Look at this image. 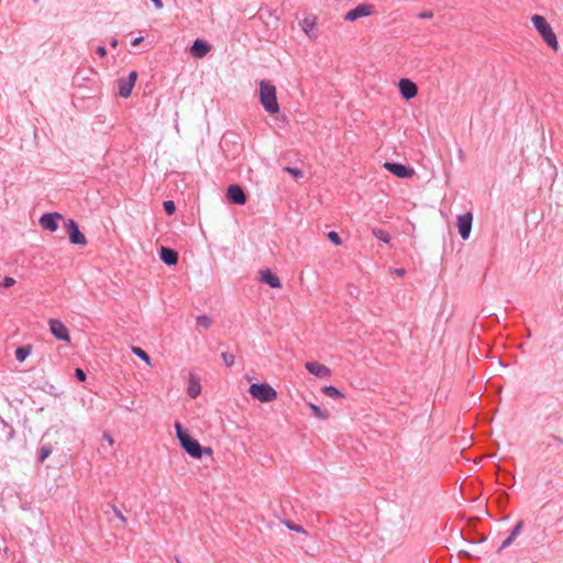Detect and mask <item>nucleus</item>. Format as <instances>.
Returning a JSON list of instances; mask_svg holds the SVG:
<instances>
[{
    "instance_id": "obj_28",
    "label": "nucleus",
    "mask_w": 563,
    "mask_h": 563,
    "mask_svg": "<svg viewBox=\"0 0 563 563\" xmlns=\"http://www.w3.org/2000/svg\"><path fill=\"white\" fill-rule=\"evenodd\" d=\"M328 239L335 245H341L342 244V240L340 238V235L335 232V231H330L328 233Z\"/></svg>"
},
{
    "instance_id": "obj_14",
    "label": "nucleus",
    "mask_w": 563,
    "mask_h": 563,
    "mask_svg": "<svg viewBox=\"0 0 563 563\" xmlns=\"http://www.w3.org/2000/svg\"><path fill=\"white\" fill-rule=\"evenodd\" d=\"M305 367L307 368V371L310 374H312L317 377H325L327 378V377L331 376L330 368L319 362H308V363H306Z\"/></svg>"
},
{
    "instance_id": "obj_35",
    "label": "nucleus",
    "mask_w": 563,
    "mask_h": 563,
    "mask_svg": "<svg viewBox=\"0 0 563 563\" xmlns=\"http://www.w3.org/2000/svg\"><path fill=\"white\" fill-rule=\"evenodd\" d=\"M14 284L15 280L12 277H5L2 283V285L7 288L13 286Z\"/></svg>"
},
{
    "instance_id": "obj_25",
    "label": "nucleus",
    "mask_w": 563,
    "mask_h": 563,
    "mask_svg": "<svg viewBox=\"0 0 563 563\" xmlns=\"http://www.w3.org/2000/svg\"><path fill=\"white\" fill-rule=\"evenodd\" d=\"M132 352L139 356L142 361H144L147 365H152L151 364V357L150 355L141 347H137V346H133L132 347Z\"/></svg>"
},
{
    "instance_id": "obj_24",
    "label": "nucleus",
    "mask_w": 563,
    "mask_h": 563,
    "mask_svg": "<svg viewBox=\"0 0 563 563\" xmlns=\"http://www.w3.org/2000/svg\"><path fill=\"white\" fill-rule=\"evenodd\" d=\"M201 393V387L198 382L190 380L189 387H188V395L190 398L195 399L197 398Z\"/></svg>"
},
{
    "instance_id": "obj_10",
    "label": "nucleus",
    "mask_w": 563,
    "mask_h": 563,
    "mask_svg": "<svg viewBox=\"0 0 563 563\" xmlns=\"http://www.w3.org/2000/svg\"><path fill=\"white\" fill-rule=\"evenodd\" d=\"M63 219V216L58 212L44 213L40 220V225L49 232H55L58 229V221Z\"/></svg>"
},
{
    "instance_id": "obj_22",
    "label": "nucleus",
    "mask_w": 563,
    "mask_h": 563,
    "mask_svg": "<svg viewBox=\"0 0 563 563\" xmlns=\"http://www.w3.org/2000/svg\"><path fill=\"white\" fill-rule=\"evenodd\" d=\"M308 406L311 409L312 415L316 418L321 419V420H327L330 417L329 412L321 410V408L319 406H317L312 402H310Z\"/></svg>"
},
{
    "instance_id": "obj_12",
    "label": "nucleus",
    "mask_w": 563,
    "mask_h": 563,
    "mask_svg": "<svg viewBox=\"0 0 563 563\" xmlns=\"http://www.w3.org/2000/svg\"><path fill=\"white\" fill-rule=\"evenodd\" d=\"M473 216L471 212H466L457 217V229L461 238L467 240L472 230Z\"/></svg>"
},
{
    "instance_id": "obj_37",
    "label": "nucleus",
    "mask_w": 563,
    "mask_h": 563,
    "mask_svg": "<svg viewBox=\"0 0 563 563\" xmlns=\"http://www.w3.org/2000/svg\"><path fill=\"white\" fill-rule=\"evenodd\" d=\"M394 272L399 277H402L406 274V271L404 268H396Z\"/></svg>"
},
{
    "instance_id": "obj_17",
    "label": "nucleus",
    "mask_w": 563,
    "mask_h": 563,
    "mask_svg": "<svg viewBox=\"0 0 563 563\" xmlns=\"http://www.w3.org/2000/svg\"><path fill=\"white\" fill-rule=\"evenodd\" d=\"M316 25H317V16L313 15V14H310V15H307L305 16L301 22H300V26H301V30L309 36V37H312L314 36L313 35V31L316 29Z\"/></svg>"
},
{
    "instance_id": "obj_8",
    "label": "nucleus",
    "mask_w": 563,
    "mask_h": 563,
    "mask_svg": "<svg viewBox=\"0 0 563 563\" xmlns=\"http://www.w3.org/2000/svg\"><path fill=\"white\" fill-rule=\"evenodd\" d=\"M136 79L137 73L135 70H132L126 78H120L118 80L119 95L122 98H128L131 96Z\"/></svg>"
},
{
    "instance_id": "obj_23",
    "label": "nucleus",
    "mask_w": 563,
    "mask_h": 563,
    "mask_svg": "<svg viewBox=\"0 0 563 563\" xmlns=\"http://www.w3.org/2000/svg\"><path fill=\"white\" fill-rule=\"evenodd\" d=\"M372 233L376 239L384 243H388L390 241V234L383 229L374 228Z\"/></svg>"
},
{
    "instance_id": "obj_32",
    "label": "nucleus",
    "mask_w": 563,
    "mask_h": 563,
    "mask_svg": "<svg viewBox=\"0 0 563 563\" xmlns=\"http://www.w3.org/2000/svg\"><path fill=\"white\" fill-rule=\"evenodd\" d=\"M75 377L79 380V382H85L86 378H87V375L85 373L84 369L81 368H76L75 369Z\"/></svg>"
},
{
    "instance_id": "obj_13",
    "label": "nucleus",
    "mask_w": 563,
    "mask_h": 563,
    "mask_svg": "<svg viewBox=\"0 0 563 563\" xmlns=\"http://www.w3.org/2000/svg\"><path fill=\"white\" fill-rule=\"evenodd\" d=\"M227 198L230 202L243 206L246 202V195L239 185H230L227 189Z\"/></svg>"
},
{
    "instance_id": "obj_40",
    "label": "nucleus",
    "mask_w": 563,
    "mask_h": 563,
    "mask_svg": "<svg viewBox=\"0 0 563 563\" xmlns=\"http://www.w3.org/2000/svg\"><path fill=\"white\" fill-rule=\"evenodd\" d=\"M422 16H424V18H430V16H431V14L424 13Z\"/></svg>"
},
{
    "instance_id": "obj_1",
    "label": "nucleus",
    "mask_w": 563,
    "mask_h": 563,
    "mask_svg": "<svg viewBox=\"0 0 563 563\" xmlns=\"http://www.w3.org/2000/svg\"><path fill=\"white\" fill-rule=\"evenodd\" d=\"M176 435L180 442L181 448L189 454L191 457L201 459L202 454L206 453L208 455L212 454L211 448H202L200 443L192 439L188 432L183 428L180 422L175 423Z\"/></svg>"
},
{
    "instance_id": "obj_34",
    "label": "nucleus",
    "mask_w": 563,
    "mask_h": 563,
    "mask_svg": "<svg viewBox=\"0 0 563 563\" xmlns=\"http://www.w3.org/2000/svg\"><path fill=\"white\" fill-rule=\"evenodd\" d=\"M113 511H114V515L115 517L121 520L123 523L126 522V517L122 514V511L120 509H118L117 507L113 508Z\"/></svg>"
},
{
    "instance_id": "obj_3",
    "label": "nucleus",
    "mask_w": 563,
    "mask_h": 563,
    "mask_svg": "<svg viewBox=\"0 0 563 563\" xmlns=\"http://www.w3.org/2000/svg\"><path fill=\"white\" fill-rule=\"evenodd\" d=\"M260 100L266 112L275 114L279 112L276 88L269 81L260 82Z\"/></svg>"
},
{
    "instance_id": "obj_20",
    "label": "nucleus",
    "mask_w": 563,
    "mask_h": 563,
    "mask_svg": "<svg viewBox=\"0 0 563 563\" xmlns=\"http://www.w3.org/2000/svg\"><path fill=\"white\" fill-rule=\"evenodd\" d=\"M32 353V345L30 344H26V345H23V346H19L16 350H15V358L19 361V362H24L26 360V357Z\"/></svg>"
},
{
    "instance_id": "obj_39",
    "label": "nucleus",
    "mask_w": 563,
    "mask_h": 563,
    "mask_svg": "<svg viewBox=\"0 0 563 563\" xmlns=\"http://www.w3.org/2000/svg\"><path fill=\"white\" fill-rule=\"evenodd\" d=\"M143 42V37L140 36V37H136L133 40L132 42V46H137L139 44H141Z\"/></svg>"
},
{
    "instance_id": "obj_26",
    "label": "nucleus",
    "mask_w": 563,
    "mask_h": 563,
    "mask_svg": "<svg viewBox=\"0 0 563 563\" xmlns=\"http://www.w3.org/2000/svg\"><path fill=\"white\" fill-rule=\"evenodd\" d=\"M52 453V449L49 445H42L38 452V461L44 462Z\"/></svg>"
},
{
    "instance_id": "obj_9",
    "label": "nucleus",
    "mask_w": 563,
    "mask_h": 563,
    "mask_svg": "<svg viewBox=\"0 0 563 563\" xmlns=\"http://www.w3.org/2000/svg\"><path fill=\"white\" fill-rule=\"evenodd\" d=\"M384 168L399 178H410L415 174L412 168L400 163L386 162Z\"/></svg>"
},
{
    "instance_id": "obj_27",
    "label": "nucleus",
    "mask_w": 563,
    "mask_h": 563,
    "mask_svg": "<svg viewBox=\"0 0 563 563\" xmlns=\"http://www.w3.org/2000/svg\"><path fill=\"white\" fill-rule=\"evenodd\" d=\"M223 362L227 364V366H232L235 361V356L232 353L224 352L221 355Z\"/></svg>"
},
{
    "instance_id": "obj_33",
    "label": "nucleus",
    "mask_w": 563,
    "mask_h": 563,
    "mask_svg": "<svg viewBox=\"0 0 563 563\" xmlns=\"http://www.w3.org/2000/svg\"><path fill=\"white\" fill-rule=\"evenodd\" d=\"M197 321L200 325L208 328L210 325V319L206 316H200L197 318Z\"/></svg>"
},
{
    "instance_id": "obj_7",
    "label": "nucleus",
    "mask_w": 563,
    "mask_h": 563,
    "mask_svg": "<svg viewBox=\"0 0 563 563\" xmlns=\"http://www.w3.org/2000/svg\"><path fill=\"white\" fill-rule=\"evenodd\" d=\"M65 227L69 235L70 243L82 246L87 244V239L85 234L79 230V227L75 220L68 219L65 222Z\"/></svg>"
},
{
    "instance_id": "obj_16",
    "label": "nucleus",
    "mask_w": 563,
    "mask_h": 563,
    "mask_svg": "<svg viewBox=\"0 0 563 563\" xmlns=\"http://www.w3.org/2000/svg\"><path fill=\"white\" fill-rule=\"evenodd\" d=\"M261 282L269 285L272 288H282V283L277 275L271 272V269L261 271Z\"/></svg>"
},
{
    "instance_id": "obj_11",
    "label": "nucleus",
    "mask_w": 563,
    "mask_h": 563,
    "mask_svg": "<svg viewBox=\"0 0 563 563\" xmlns=\"http://www.w3.org/2000/svg\"><path fill=\"white\" fill-rule=\"evenodd\" d=\"M398 89H399L401 97L405 100H410L418 95L417 85L411 79H408V78H401L398 81Z\"/></svg>"
},
{
    "instance_id": "obj_4",
    "label": "nucleus",
    "mask_w": 563,
    "mask_h": 563,
    "mask_svg": "<svg viewBox=\"0 0 563 563\" xmlns=\"http://www.w3.org/2000/svg\"><path fill=\"white\" fill-rule=\"evenodd\" d=\"M250 395L261 402H272L277 399V391L267 383H254L249 387Z\"/></svg>"
},
{
    "instance_id": "obj_36",
    "label": "nucleus",
    "mask_w": 563,
    "mask_h": 563,
    "mask_svg": "<svg viewBox=\"0 0 563 563\" xmlns=\"http://www.w3.org/2000/svg\"><path fill=\"white\" fill-rule=\"evenodd\" d=\"M97 54L100 56V57H103L107 55V49L104 46H98L97 47Z\"/></svg>"
},
{
    "instance_id": "obj_21",
    "label": "nucleus",
    "mask_w": 563,
    "mask_h": 563,
    "mask_svg": "<svg viewBox=\"0 0 563 563\" xmlns=\"http://www.w3.org/2000/svg\"><path fill=\"white\" fill-rule=\"evenodd\" d=\"M322 393L330 398H343L344 395L335 386H324Z\"/></svg>"
},
{
    "instance_id": "obj_2",
    "label": "nucleus",
    "mask_w": 563,
    "mask_h": 563,
    "mask_svg": "<svg viewBox=\"0 0 563 563\" xmlns=\"http://www.w3.org/2000/svg\"><path fill=\"white\" fill-rule=\"evenodd\" d=\"M531 23L547 46L558 52L560 48L558 36L547 19L543 15L533 14Z\"/></svg>"
},
{
    "instance_id": "obj_18",
    "label": "nucleus",
    "mask_w": 563,
    "mask_h": 563,
    "mask_svg": "<svg viewBox=\"0 0 563 563\" xmlns=\"http://www.w3.org/2000/svg\"><path fill=\"white\" fill-rule=\"evenodd\" d=\"M159 256L161 260L167 265H176L178 262L177 252L168 247L163 246L161 249Z\"/></svg>"
},
{
    "instance_id": "obj_31",
    "label": "nucleus",
    "mask_w": 563,
    "mask_h": 563,
    "mask_svg": "<svg viewBox=\"0 0 563 563\" xmlns=\"http://www.w3.org/2000/svg\"><path fill=\"white\" fill-rule=\"evenodd\" d=\"M285 172H287L288 174H290L291 176H294L295 178H299L302 176V172L298 168H294V167H286L285 168Z\"/></svg>"
},
{
    "instance_id": "obj_19",
    "label": "nucleus",
    "mask_w": 563,
    "mask_h": 563,
    "mask_svg": "<svg viewBox=\"0 0 563 563\" xmlns=\"http://www.w3.org/2000/svg\"><path fill=\"white\" fill-rule=\"evenodd\" d=\"M522 521H519L512 529V531L510 532V534L503 541L500 548H499V551L503 550V549H506L508 548L514 541L515 539L517 538V536L520 533L521 529H522Z\"/></svg>"
},
{
    "instance_id": "obj_5",
    "label": "nucleus",
    "mask_w": 563,
    "mask_h": 563,
    "mask_svg": "<svg viewBox=\"0 0 563 563\" xmlns=\"http://www.w3.org/2000/svg\"><path fill=\"white\" fill-rule=\"evenodd\" d=\"M48 327L49 332L56 340L63 341L65 343H70L69 330L59 319H49Z\"/></svg>"
},
{
    "instance_id": "obj_38",
    "label": "nucleus",
    "mask_w": 563,
    "mask_h": 563,
    "mask_svg": "<svg viewBox=\"0 0 563 563\" xmlns=\"http://www.w3.org/2000/svg\"><path fill=\"white\" fill-rule=\"evenodd\" d=\"M154 5L156 7V9H162L163 8V2L162 0H151Z\"/></svg>"
},
{
    "instance_id": "obj_30",
    "label": "nucleus",
    "mask_w": 563,
    "mask_h": 563,
    "mask_svg": "<svg viewBox=\"0 0 563 563\" xmlns=\"http://www.w3.org/2000/svg\"><path fill=\"white\" fill-rule=\"evenodd\" d=\"M164 210L167 214H173L176 210L175 205L173 201L168 200L164 202Z\"/></svg>"
},
{
    "instance_id": "obj_29",
    "label": "nucleus",
    "mask_w": 563,
    "mask_h": 563,
    "mask_svg": "<svg viewBox=\"0 0 563 563\" xmlns=\"http://www.w3.org/2000/svg\"><path fill=\"white\" fill-rule=\"evenodd\" d=\"M286 526L291 531H296V532H299V533H306V530L301 526L296 525L294 522H289L288 521V522H286Z\"/></svg>"
},
{
    "instance_id": "obj_15",
    "label": "nucleus",
    "mask_w": 563,
    "mask_h": 563,
    "mask_svg": "<svg viewBox=\"0 0 563 563\" xmlns=\"http://www.w3.org/2000/svg\"><path fill=\"white\" fill-rule=\"evenodd\" d=\"M210 51H211V45L200 38L195 40V42L190 48L191 55L197 58L205 57Z\"/></svg>"
},
{
    "instance_id": "obj_6",
    "label": "nucleus",
    "mask_w": 563,
    "mask_h": 563,
    "mask_svg": "<svg viewBox=\"0 0 563 563\" xmlns=\"http://www.w3.org/2000/svg\"><path fill=\"white\" fill-rule=\"evenodd\" d=\"M375 12V7L372 3H361L354 9L346 12L344 20L347 22H354L357 19L371 16Z\"/></svg>"
}]
</instances>
